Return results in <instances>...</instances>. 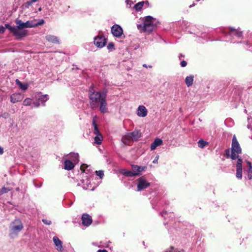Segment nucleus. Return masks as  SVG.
Here are the masks:
<instances>
[{
	"mask_svg": "<svg viewBox=\"0 0 252 252\" xmlns=\"http://www.w3.org/2000/svg\"><path fill=\"white\" fill-rule=\"evenodd\" d=\"M19 189H19V188H17L16 189V191H19Z\"/></svg>",
	"mask_w": 252,
	"mask_h": 252,
	"instance_id": "864d4df0",
	"label": "nucleus"
},
{
	"mask_svg": "<svg viewBox=\"0 0 252 252\" xmlns=\"http://www.w3.org/2000/svg\"><path fill=\"white\" fill-rule=\"evenodd\" d=\"M152 67V65H149V67L151 68Z\"/></svg>",
	"mask_w": 252,
	"mask_h": 252,
	"instance_id": "6e6d98bb",
	"label": "nucleus"
},
{
	"mask_svg": "<svg viewBox=\"0 0 252 252\" xmlns=\"http://www.w3.org/2000/svg\"><path fill=\"white\" fill-rule=\"evenodd\" d=\"M83 166H81V169L82 170H83Z\"/></svg>",
	"mask_w": 252,
	"mask_h": 252,
	"instance_id": "5fc2aeb1",
	"label": "nucleus"
},
{
	"mask_svg": "<svg viewBox=\"0 0 252 252\" xmlns=\"http://www.w3.org/2000/svg\"><path fill=\"white\" fill-rule=\"evenodd\" d=\"M102 136L101 134L99 135H96L95 137H94V143L97 144H100L101 143Z\"/></svg>",
	"mask_w": 252,
	"mask_h": 252,
	"instance_id": "7c9ffc66",
	"label": "nucleus"
},
{
	"mask_svg": "<svg viewBox=\"0 0 252 252\" xmlns=\"http://www.w3.org/2000/svg\"><path fill=\"white\" fill-rule=\"evenodd\" d=\"M151 204H152V205L153 206V208H154V209L156 208V206L154 205V203L153 202V201H151Z\"/></svg>",
	"mask_w": 252,
	"mask_h": 252,
	"instance_id": "8fccbe9b",
	"label": "nucleus"
},
{
	"mask_svg": "<svg viewBox=\"0 0 252 252\" xmlns=\"http://www.w3.org/2000/svg\"><path fill=\"white\" fill-rule=\"evenodd\" d=\"M54 245H55L56 250L59 252H63V242L57 236H54L53 238Z\"/></svg>",
	"mask_w": 252,
	"mask_h": 252,
	"instance_id": "f3484780",
	"label": "nucleus"
},
{
	"mask_svg": "<svg viewBox=\"0 0 252 252\" xmlns=\"http://www.w3.org/2000/svg\"><path fill=\"white\" fill-rule=\"evenodd\" d=\"M163 143L162 140L158 138H156L154 142L151 144V150L152 151L155 150L157 147L161 145Z\"/></svg>",
	"mask_w": 252,
	"mask_h": 252,
	"instance_id": "5701e85b",
	"label": "nucleus"
},
{
	"mask_svg": "<svg viewBox=\"0 0 252 252\" xmlns=\"http://www.w3.org/2000/svg\"><path fill=\"white\" fill-rule=\"evenodd\" d=\"M107 48L109 50H112L114 49V44L113 42H110L107 46Z\"/></svg>",
	"mask_w": 252,
	"mask_h": 252,
	"instance_id": "e433bc0d",
	"label": "nucleus"
},
{
	"mask_svg": "<svg viewBox=\"0 0 252 252\" xmlns=\"http://www.w3.org/2000/svg\"><path fill=\"white\" fill-rule=\"evenodd\" d=\"M146 2L147 3H148V1H141L136 3L133 7V8L135 9L136 11H139L142 8L144 3Z\"/></svg>",
	"mask_w": 252,
	"mask_h": 252,
	"instance_id": "bb28decb",
	"label": "nucleus"
},
{
	"mask_svg": "<svg viewBox=\"0 0 252 252\" xmlns=\"http://www.w3.org/2000/svg\"><path fill=\"white\" fill-rule=\"evenodd\" d=\"M111 32L114 36L120 37L123 34V30L120 25L115 24L111 28Z\"/></svg>",
	"mask_w": 252,
	"mask_h": 252,
	"instance_id": "f8f14e48",
	"label": "nucleus"
},
{
	"mask_svg": "<svg viewBox=\"0 0 252 252\" xmlns=\"http://www.w3.org/2000/svg\"><path fill=\"white\" fill-rule=\"evenodd\" d=\"M159 21L156 18L151 16H146L144 18V21L143 25H139L138 27H142L143 30L145 32H151L153 31L154 27L157 26Z\"/></svg>",
	"mask_w": 252,
	"mask_h": 252,
	"instance_id": "423d86ee",
	"label": "nucleus"
},
{
	"mask_svg": "<svg viewBox=\"0 0 252 252\" xmlns=\"http://www.w3.org/2000/svg\"><path fill=\"white\" fill-rule=\"evenodd\" d=\"M81 219L82 224L85 226L88 227L92 223V217L88 214H83Z\"/></svg>",
	"mask_w": 252,
	"mask_h": 252,
	"instance_id": "ddd939ff",
	"label": "nucleus"
},
{
	"mask_svg": "<svg viewBox=\"0 0 252 252\" xmlns=\"http://www.w3.org/2000/svg\"><path fill=\"white\" fill-rule=\"evenodd\" d=\"M31 103L32 99L30 98H27L24 100L23 104L25 106H29Z\"/></svg>",
	"mask_w": 252,
	"mask_h": 252,
	"instance_id": "72a5a7b5",
	"label": "nucleus"
},
{
	"mask_svg": "<svg viewBox=\"0 0 252 252\" xmlns=\"http://www.w3.org/2000/svg\"><path fill=\"white\" fill-rule=\"evenodd\" d=\"M23 228V225L19 219L15 220L9 226L10 236L12 238L17 236L19 232Z\"/></svg>",
	"mask_w": 252,
	"mask_h": 252,
	"instance_id": "0eeeda50",
	"label": "nucleus"
},
{
	"mask_svg": "<svg viewBox=\"0 0 252 252\" xmlns=\"http://www.w3.org/2000/svg\"><path fill=\"white\" fill-rule=\"evenodd\" d=\"M97 176H99L100 178H102L104 176V172L103 170H99L95 171Z\"/></svg>",
	"mask_w": 252,
	"mask_h": 252,
	"instance_id": "c9c22d12",
	"label": "nucleus"
},
{
	"mask_svg": "<svg viewBox=\"0 0 252 252\" xmlns=\"http://www.w3.org/2000/svg\"><path fill=\"white\" fill-rule=\"evenodd\" d=\"M49 99V96L47 94L41 95L38 97V101L33 104L35 107H38L42 105L45 106V102Z\"/></svg>",
	"mask_w": 252,
	"mask_h": 252,
	"instance_id": "2eb2a0df",
	"label": "nucleus"
},
{
	"mask_svg": "<svg viewBox=\"0 0 252 252\" xmlns=\"http://www.w3.org/2000/svg\"><path fill=\"white\" fill-rule=\"evenodd\" d=\"M121 173L127 177H133L135 176L136 174L133 173L132 171L128 170L127 169H122L121 171Z\"/></svg>",
	"mask_w": 252,
	"mask_h": 252,
	"instance_id": "393cba45",
	"label": "nucleus"
},
{
	"mask_svg": "<svg viewBox=\"0 0 252 252\" xmlns=\"http://www.w3.org/2000/svg\"><path fill=\"white\" fill-rule=\"evenodd\" d=\"M12 189V188H6V187H2L0 189V196L2 195L4 193L8 192L9 191L11 190Z\"/></svg>",
	"mask_w": 252,
	"mask_h": 252,
	"instance_id": "2f4dec72",
	"label": "nucleus"
},
{
	"mask_svg": "<svg viewBox=\"0 0 252 252\" xmlns=\"http://www.w3.org/2000/svg\"><path fill=\"white\" fill-rule=\"evenodd\" d=\"M222 32L224 36L223 40L233 43H241L242 47L252 51V39L242 42L243 33L240 29L232 28H224L222 30Z\"/></svg>",
	"mask_w": 252,
	"mask_h": 252,
	"instance_id": "f03ea898",
	"label": "nucleus"
},
{
	"mask_svg": "<svg viewBox=\"0 0 252 252\" xmlns=\"http://www.w3.org/2000/svg\"><path fill=\"white\" fill-rule=\"evenodd\" d=\"M46 39L51 43L55 44H59L60 43V40L59 38L54 35L48 34L45 36Z\"/></svg>",
	"mask_w": 252,
	"mask_h": 252,
	"instance_id": "4be33fe9",
	"label": "nucleus"
},
{
	"mask_svg": "<svg viewBox=\"0 0 252 252\" xmlns=\"http://www.w3.org/2000/svg\"><path fill=\"white\" fill-rule=\"evenodd\" d=\"M150 186L149 183L144 177H141L137 180V191H140L148 188Z\"/></svg>",
	"mask_w": 252,
	"mask_h": 252,
	"instance_id": "1a4fd4ad",
	"label": "nucleus"
},
{
	"mask_svg": "<svg viewBox=\"0 0 252 252\" xmlns=\"http://www.w3.org/2000/svg\"><path fill=\"white\" fill-rule=\"evenodd\" d=\"M225 152V155H226L227 158H230L231 155L230 154V150H229V149H226Z\"/></svg>",
	"mask_w": 252,
	"mask_h": 252,
	"instance_id": "79ce46f5",
	"label": "nucleus"
},
{
	"mask_svg": "<svg viewBox=\"0 0 252 252\" xmlns=\"http://www.w3.org/2000/svg\"><path fill=\"white\" fill-rule=\"evenodd\" d=\"M5 32V28L2 26H0V33H3Z\"/></svg>",
	"mask_w": 252,
	"mask_h": 252,
	"instance_id": "37998d69",
	"label": "nucleus"
},
{
	"mask_svg": "<svg viewBox=\"0 0 252 252\" xmlns=\"http://www.w3.org/2000/svg\"><path fill=\"white\" fill-rule=\"evenodd\" d=\"M34 185L35 187H37V188H40L41 187V185H37L35 183L34 184Z\"/></svg>",
	"mask_w": 252,
	"mask_h": 252,
	"instance_id": "09e8293b",
	"label": "nucleus"
},
{
	"mask_svg": "<svg viewBox=\"0 0 252 252\" xmlns=\"http://www.w3.org/2000/svg\"><path fill=\"white\" fill-rule=\"evenodd\" d=\"M92 178L91 175H87V174L85 173V170H83V172L82 173V179L81 180L80 183V185L82 186L83 189L90 190L93 189L91 184Z\"/></svg>",
	"mask_w": 252,
	"mask_h": 252,
	"instance_id": "6e6552de",
	"label": "nucleus"
},
{
	"mask_svg": "<svg viewBox=\"0 0 252 252\" xmlns=\"http://www.w3.org/2000/svg\"><path fill=\"white\" fill-rule=\"evenodd\" d=\"M231 150V154L230 158L232 160H235L237 159L236 165V176L238 179H241L242 178L243 159L240 157H239V154L242 153V149L235 135H234L232 138Z\"/></svg>",
	"mask_w": 252,
	"mask_h": 252,
	"instance_id": "20e7f679",
	"label": "nucleus"
},
{
	"mask_svg": "<svg viewBox=\"0 0 252 252\" xmlns=\"http://www.w3.org/2000/svg\"><path fill=\"white\" fill-rule=\"evenodd\" d=\"M143 67H147V65L146 64H144L143 65Z\"/></svg>",
	"mask_w": 252,
	"mask_h": 252,
	"instance_id": "603ef678",
	"label": "nucleus"
},
{
	"mask_svg": "<svg viewBox=\"0 0 252 252\" xmlns=\"http://www.w3.org/2000/svg\"><path fill=\"white\" fill-rule=\"evenodd\" d=\"M16 82L21 90L26 91L28 89V85L27 84H23L18 79H16Z\"/></svg>",
	"mask_w": 252,
	"mask_h": 252,
	"instance_id": "cd10ccee",
	"label": "nucleus"
},
{
	"mask_svg": "<svg viewBox=\"0 0 252 252\" xmlns=\"http://www.w3.org/2000/svg\"><path fill=\"white\" fill-rule=\"evenodd\" d=\"M148 111L146 107L143 105L138 106L137 110V115L140 117H145L147 115Z\"/></svg>",
	"mask_w": 252,
	"mask_h": 252,
	"instance_id": "6ab92c4d",
	"label": "nucleus"
},
{
	"mask_svg": "<svg viewBox=\"0 0 252 252\" xmlns=\"http://www.w3.org/2000/svg\"><path fill=\"white\" fill-rule=\"evenodd\" d=\"M38 0H30L26 2V6L29 7V6L31 5L33 3L37 1Z\"/></svg>",
	"mask_w": 252,
	"mask_h": 252,
	"instance_id": "f704fd0d",
	"label": "nucleus"
},
{
	"mask_svg": "<svg viewBox=\"0 0 252 252\" xmlns=\"http://www.w3.org/2000/svg\"><path fill=\"white\" fill-rule=\"evenodd\" d=\"M251 120H252V118H251V117H248V124L247 125V127H248V128L252 130V126L250 124V121Z\"/></svg>",
	"mask_w": 252,
	"mask_h": 252,
	"instance_id": "4c0bfd02",
	"label": "nucleus"
},
{
	"mask_svg": "<svg viewBox=\"0 0 252 252\" xmlns=\"http://www.w3.org/2000/svg\"><path fill=\"white\" fill-rule=\"evenodd\" d=\"M93 125L94 127V134L95 135L100 134L98 128L97 127L96 124L95 123V120H94V118L93 120Z\"/></svg>",
	"mask_w": 252,
	"mask_h": 252,
	"instance_id": "c756f323",
	"label": "nucleus"
},
{
	"mask_svg": "<svg viewBox=\"0 0 252 252\" xmlns=\"http://www.w3.org/2000/svg\"><path fill=\"white\" fill-rule=\"evenodd\" d=\"M3 153V150L1 147H0V155H2Z\"/></svg>",
	"mask_w": 252,
	"mask_h": 252,
	"instance_id": "de8ad7c7",
	"label": "nucleus"
},
{
	"mask_svg": "<svg viewBox=\"0 0 252 252\" xmlns=\"http://www.w3.org/2000/svg\"><path fill=\"white\" fill-rule=\"evenodd\" d=\"M194 80V76L193 75H190L188 76L185 78V83L188 87H190L193 84Z\"/></svg>",
	"mask_w": 252,
	"mask_h": 252,
	"instance_id": "b1692460",
	"label": "nucleus"
},
{
	"mask_svg": "<svg viewBox=\"0 0 252 252\" xmlns=\"http://www.w3.org/2000/svg\"><path fill=\"white\" fill-rule=\"evenodd\" d=\"M180 65L182 67H185L187 65V63L185 61H182L180 63Z\"/></svg>",
	"mask_w": 252,
	"mask_h": 252,
	"instance_id": "a19ab883",
	"label": "nucleus"
},
{
	"mask_svg": "<svg viewBox=\"0 0 252 252\" xmlns=\"http://www.w3.org/2000/svg\"><path fill=\"white\" fill-rule=\"evenodd\" d=\"M106 97V93L95 91L93 85H92L89 89V98L92 109H94L99 106V111L101 113L104 114L107 112L108 108Z\"/></svg>",
	"mask_w": 252,
	"mask_h": 252,
	"instance_id": "7ed1b4c3",
	"label": "nucleus"
},
{
	"mask_svg": "<svg viewBox=\"0 0 252 252\" xmlns=\"http://www.w3.org/2000/svg\"><path fill=\"white\" fill-rule=\"evenodd\" d=\"M97 252H108L107 250L103 249V250H98L97 251Z\"/></svg>",
	"mask_w": 252,
	"mask_h": 252,
	"instance_id": "a18cd8bd",
	"label": "nucleus"
},
{
	"mask_svg": "<svg viewBox=\"0 0 252 252\" xmlns=\"http://www.w3.org/2000/svg\"><path fill=\"white\" fill-rule=\"evenodd\" d=\"M159 158V156H157L154 160L153 161V162L154 163H157L158 162V160Z\"/></svg>",
	"mask_w": 252,
	"mask_h": 252,
	"instance_id": "c03bdc74",
	"label": "nucleus"
},
{
	"mask_svg": "<svg viewBox=\"0 0 252 252\" xmlns=\"http://www.w3.org/2000/svg\"><path fill=\"white\" fill-rule=\"evenodd\" d=\"M184 58V56L182 54H180L179 56V58L180 60H181L182 58Z\"/></svg>",
	"mask_w": 252,
	"mask_h": 252,
	"instance_id": "49530a36",
	"label": "nucleus"
},
{
	"mask_svg": "<svg viewBox=\"0 0 252 252\" xmlns=\"http://www.w3.org/2000/svg\"><path fill=\"white\" fill-rule=\"evenodd\" d=\"M140 136L141 134L138 130H134L131 132L128 133L126 135V137L128 139L134 141H137Z\"/></svg>",
	"mask_w": 252,
	"mask_h": 252,
	"instance_id": "dca6fc26",
	"label": "nucleus"
},
{
	"mask_svg": "<svg viewBox=\"0 0 252 252\" xmlns=\"http://www.w3.org/2000/svg\"><path fill=\"white\" fill-rule=\"evenodd\" d=\"M131 168L133 173L136 174L135 176H137L139 175L141 172L144 171L146 167L145 166L132 165Z\"/></svg>",
	"mask_w": 252,
	"mask_h": 252,
	"instance_id": "412c9836",
	"label": "nucleus"
},
{
	"mask_svg": "<svg viewBox=\"0 0 252 252\" xmlns=\"http://www.w3.org/2000/svg\"><path fill=\"white\" fill-rule=\"evenodd\" d=\"M64 160V168L67 170H70L72 169L75 166V163H74L72 161L69 159H67L66 158H63Z\"/></svg>",
	"mask_w": 252,
	"mask_h": 252,
	"instance_id": "aec40b11",
	"label": "nucleus"
},
{
	"mask_svg": "<svg viewBox=\"0 0 252 252\" xmlns=\"http://www.w3.org/2000/svg\"><path fill=\"white\" fill-rule=\"evenodd\" d=\"M42 221L45 224L48 225L51 224V223H52V222L50 220H46V219H44L42 220Z\"/></svg>",
	"mask_w": 252,
	"mask_h": 252,
	"instance_id": "58836bf2",
	"label": "nucleus"
},
{
	"mask_svg": "<svg viewBox=\"0 0 252 252\" xmlns=\"http://www.w3.org/2000/svg\"><path fill=\"white\" fill-rule=\"evenodd\" d=\"M65 158L69 159L71 161H72L75 164H76L79 161V155L78 153H70L68 155H64L63 158Z\"/></svg>",
	"mask_w": 252,
	"mask_h": 252,
	"instance_id": "4468645a",
	"label": "nucleus"
},
{
	"mask_svg": "<svg viewBox=\"0 0 252 252\" xmlns=\"http://www.w3.org/2000/svg\"><path fill=\"white\" fill-rule=\"evenodd\" d=\"M94 42L96 47L101 48L106 45V39L103 35H99L94 38Z\"/></svg>",
	"mask_w": 252,
	"mask_h": 252,
	"instance_id": "9d476101",
	"label": "nucleus"
},
{
	"mask_svg": "<svg viewBox=\"0 0 252 252\" xmlns=\"http://www.w3.org/2000/svg\"><path fill=\"white\" fill-rule=\"evenodd\" d=\"M161 216L164 218V224L168 229L169 233L173 235L178 231L177 227H180L182 223L175 220L174 219V214L173 213H167L166 211H163L160 213Z\"/></svg>",
	"mask_w": 252,
	"mask_h": 252,
	"instance_id": "39448f33",
	"label": "nucleus"
},
{
	"mask_svg": "<svg viewBox=\"0 0 252 252\" xmlns=\"http://www.w3.org/2000/svg\"><path fill=\"white\" fill-rule=\"evenodd\" d=\"M200 0H196L197 1H200Z\"/></svg>",
	"mask_w": 252,
	"mask_h": 252,
	"instance_id": "13d9d810",
	"label": "nucleus"
},
{
	"mask_svg": "<svg viewBox=\"0 0 252 252\" xmlns=\"http://www.w3.org/2000/svg\"><path fill=\"white\" fill-rule=\"evenodd\" d=\"M247 163L249 166V169L247 171L248 174V178L249 180L252 179V165L250 161H247Z\"/></svg>",
	"mask_w": 252,
	"mask_h": 252,
	"instance_id": "a878e982",
	"label": "nucleus"
},
{
	"mask_svg": "<svg viewBox=\"0 0 252 252\" xmlns=\"http://www.w3.org/2000/svg\"><path fill=\"white\" fill-rule=\"evenodd\" d=\"M199 42H203V41H202L201 40L199 41Z\"/></svg>",
	"mask_w": 252,
	"mask_h": 252,
	"instance_id": "4d7b16f0",
	"label": "nucleus"
},
{
	"mask_svg": "<svg viewBox=\"0 0 252 252\" xmlns=\"http://www.w3.org/2000/svg\"><path fill=\"white\" fill-rule=\"evenodd\" d=\"M208 143L207 142L203 140H199L198 142V146L200 148H203Z\"/></svg>",
	"mask_w": 252,
	"mask_h": 252,
	"instance_id": "473e14b6",
	"label": "nucleus"
},
{
	"mask_svg": "<svg viewBox=\"0 0 252 252\" xmlns=\"http://www.w3.org/2000/svg\"><path fill=\"white\" fill-rule=\"evenodd\" d=\"M165 252H185L183 250H179L173 246L170 247L168 248Z\"/></svg>",
	"mask_w": 252,
	"mask_h": 252,
	"instance_id": "c85d7f7f",
	"label": "nucleus"
},
{
	"mask_svg": "<svg viewBox=\"0 0 252 252\" xmlns=\"http://www.w3.org/2000/svg\"><path fill=\"white\" fill-rule=\"evenodd\" d=\"M24 98V96L20 93L13 94L10 96V101L15 103L21 101Z\"/></svg>",
	"mask_w": 252,
	"mask_h": 252,
	"instance_id": "a211bd4d",
	"label": "nucleus"
},
{
	"mask_svg": "<svg viewBox=\"0 0 252 252\" xmlns=\"http://www.w3.org/2000/svg\"><path fill=\"white\" fill-rule=\"evenodd\" d=\"M188 32H189L191 34H194L197 37H199L202 38L205 41L213 40L211 38V36H210V34L205 33V32L200 33L198 30H197V31H196L195 30L192 29L191 31H189Z\"/></svg>",
	"mask_w": 252,
	"mask_h": 252,
	"instance_id": "9b49d317",
	"label": "nucleus"
},
{
	"mask_svg": "<svg viewBox=\"0 0 252 252\" xmlns=\"http://www.w3.org/2000/svg\"><path fill=\"white\" fill-rule=\"evenodd\" d=\"M36 21L37 20L33 19L23 22L21 20L16 19L15 20L16 26H11L9 24H5V27L15 37L17 40H21L29 34V31L25 29L35 28L42 25L45 23L43 19H39L38 22Z\"/></svg>",
	"mask_w": 252,
	"mask_h": 252,
	"instance_id": "f257e3e1",
	"label": "nucleus"
},
{
	"mask_svg": "<svg viewBox=\"0 0 252 252\" xmlns=\"http://www.w3.org/2000/svg\"><path fill=\"white\" fill-rule=\"evenodd\" d=\"M195 5V3H193L192 4H191V5H190L189 6V7H192V6H194Z\"/></svg>",
	"mask_w": 252,
	"mask_h": 252,
	"instance_id": "3c124183",
	"label": "nucleus"
},
{
	"mask_svg": "<svg viewBox=\"0 0 252 252\" xmlns=\"http://www.w3.org/2000/svg\"><path fill=\"white\" fill-rule=\"evenodd\" d=\"M126 4L127 7H131V5L133 4V2L131 0H126Z\"/></svg>",
	"mask_w": 252,
	"mask_h": 252,
	"instance_id": "ea45409f",
	"label": "nucleus"
}]
</instances>
